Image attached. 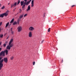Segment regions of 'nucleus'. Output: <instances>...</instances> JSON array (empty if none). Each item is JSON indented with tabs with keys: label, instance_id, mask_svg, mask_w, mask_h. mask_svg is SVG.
Listing matches in <instances>:
<instances>
[{
	"label": "nucleus",
	"instance_id": "37998d69",
	"mask_svg": "<svg viewBox=\"0 0 76 76\" xmlns=\"http://www.w3.org/2000/svg\"><path fill=\"white\" fill-rule=\"evenodd\" d=\"M10 4V3H8V5H9Z\"/></svg>",
	"mask_w": 76,
	"mask_h": 76
},
{
	"label": "nucleus",
	"instance_id": "5701e85b",
	"mask_svg": "<svg viewBox=\"0 0 76 76\" xmlns=\"http://www.w3.org/2000/svg\"><path fill=\"white\" fill-rule=\"evenodd\" d=\"M20 3V0H19L17 2V4L18 5Z\"/></svg>",
	"mask_w": 76,
	"mask_h": 76
},
{
	"label": "nucleus",
	"instance_id": "a19ab883",
	"mask_svg": "<svg viewBox=\"0 0 76 76\" xmlns=\"http://www.w3.org/2000/svg\"><path fill=\"white\" fill-rule=\"evenodd\" d=\"M8 38H9V37H8L7 38V39H8Z\"/></svg>",
	"mask_w": 76,
	"mask_h": 76
},
{
	"label": "nucleus",
	"instance_id": "a878e982",
	"mask_svg": "<svg viewBox=\"0 0 76 76\" xmlns=\"http://www.w3.org/2000/svg\"><path fill=\"white\" fill-rule=\"evenodd\" d=\"M4 47H6V44L5 43L3 45Z\"/></svg>",
	"mask_w": 76,
	"mask_h": 76
},
{
	"label": "nucleus",
	"instance_id": "7c9ffc66",
	"mask_svg": "<svg viewBox=\"0 0 76 76\" xmlns=\"http://www.w3.org/2000/svg\"><path fill=\"white\" fill-rule=\"evenodd\" d=\"M2 25V22H1L0 23V26H1Z\"/></svg>",
	"mask_w": 76,
	"mask_h": 76
},
{
	"label": "nucleus",
	"instance_id": "ea45409f",
	"mask_svg": "<svg viewBox=\"0 0 76 76\" xmlns=\"http://www.w3.org/2000/svg\"><path fill=\"white\" fill-rule=\"evenodd\" d=\"M12 28H11V31H12Z\"/></svg>",
	"mask_w": 76,
	"mask_h": 76
},
{
	"label": "nucleus",
	"instance_id": "7ed1b4c3",
	"mask_svg": "<svg viewBox=\"0 0 76 76\" xmlns=\"http://www.w3.org/2000/svg\"><path fill=\"white\" fill-rule=\"evenodd\" d=\"M17 29H18V32H20V31H22V26H19L18 27Z\"/></svg>",
	"mask_w": 76,
	"mask_h": 76
},
{
	"label": "nucleus",
	"instance_id": "a211bd4d",
	"mask_svg": "<svg viewBox=\"0 0 76 76\" xmlns=\"http://www.w3.org/2000/svg\"><path fill=\"white\" fill-rule=\"evenodd\" d=\"M9 22H8L6 24V27L7 28V27L8 26H9Z\"/></svg>",
	"mask_w": 76,
	"mask_h": 76
},
{
	"label": "nucleus",
	"instance_id": "c85d7f7f",
	"mask_svg": "<svg viewBox=\"0 0 76 76\" xmlns=\"http://www.w3.org/2000/svg\"><path fill=\"white\" fill-rule=\"evenodd\" d=\"M50 28H49L48 29V32H50Z\"/></svg>",
	"mask_w": 76,
	"mask_h": 76
},
{
	"label": "nucleus",
	"instance_id": "b1692460",
	"mask_svg": "<svg viewBox=\"0 0 76 76\" xmlns=\"http://www.w3.org/2000/svg\"><path fill=\"white\" fill-rule=\"evenodd\" d=\"M4 8H5V7H4V6H3L1 8V9H4Z\"/></svg>",
	"mask_w": 76,
	"mask_h": 76
},
{
	"label": "nucleus",
	"instance_id": "4c0bfd02",
	"mask_svg": "<svg viewBox=\"0 0 76 76\" xmlns=\"http://www.w3.org/2000/svg\"><path fill=\"white\" fill-rule=\"evenodd\" d=\"M74 6H75V5H72V7H74Z\"/></svg>",
	"mask_w": 76,
	"mask_h": 76
},
{
	"label": "nucleus",
	"instance_id": "39448f33",
	"mask_svg": "<svg viewBox=\"0 0 76 76\" xmlns=\"http://www.w3.org/2000/svg\"><path fill=\"white\" fill-rule=\"evenodd\" d=\"M8 13H9V11L7 10L6 12L3 13L4 16H7L8 15Z\"/></svg>",
	"mask_w": 76,
	"mask_h": 76
},
{
	"label": "nucleus",
	"instance_id": "79ce46f5",
	"mask_svg": "<svg viewBox=\"0 0 76 76\" xmlns=\"http://www.w3.org/2000/svg\"><path fill=\"white\" fill-rule=\"evenodd\" d=\"M63 59L62 60V61H61V63H63Z\"/></svg>",
	"mask_w": 76,
	"mask_h": 76
},
{
	"label": "nucleus",
	"instance_id": "6e6552de",
	"mask_svg": "<svg viewBox=\"0 0 76 76\" xmlns=\"http://www.w3.org/2000/svg\"><path fill=\"white\" fill-rule=\"evenodd\" d=\"M17 4V2H15L13 4H12L11 6V7H15V6H16V5Z\"/></svg>",
	"mask_w": 76,
	"mask_h": 76
},
{
	"label": "nucleus",
	"instance_id": "1a4fd4ad",
	"mask_svg": "<svg viewBox=\"0 0 76 76\" xmlns=\"http://www.w3.org/2000/svg\"><path fill=\"white\" fill-rule=\"evenodd\" d=\"M28 37H32V32L30 31L28 33Z\"/></svg>",
	"mask_w": 76,
	"mask_h": 76
},
{
	"label": "nucleus",
	"instance_id": "f8f14e48",
	"mask_svg": "<svg viewBox=\"0 0 76 76\" xmlns=\"http://www.w3.org/2000/svg\"><path fill=\"white\" fill-rule=\"evenodd\" d=\"M4 52L5 54V53L6 55H7V54H8V50H4Z\"/></svg>",
	"mask_w": 76,
	"mask_h": 76
},
{
	"label": "nucleus",
	"instance_id": "e433bc0d",
	"mask_svg": "<svg viewBox=\"0 0 76 76\" xmlns=\"http://www.w3.org/2000/svg\"><path fill=\"white\" fill-rule=\"evenodd\" d=\"M5 43H6V44H7V43H8V42H5Z\"/></svg>",
	"mask_w": 76,
	"mask_h": 76
},
{
	"label": "nucleus",
	"instance_id": "a18cd8bd",
	"mask_svg": "<svg viewBox=\"0 0 76 76\" xmlns=\"http://www.w3.org/2000/svg\"><path fill=\"white\" fill-rule=\"evenodd\" d=\"M10 25H11V24H10L9 25V26H10Z\"/></svg>",
	"mask_w": 76,
	"mask_h": 76
},
{
	"label": "nucleus",
	"instance_id": "423d86ee",
	"mask_svg": "<svg viewBox=\"0 0 76 76\" xmlns=\"http://www.w3.org/2000/svg\"><path fill=\"white\" fill-rule=\"evenodd\" d=\"M4 61L6 63H7L8 61V59H7V58H4Z\"/></svg>",
	"mask_w": 76,
	"mask_h": 76
},
{
	"label": "nucleus",
	"instance_id": "412c9836",
	"mask_svg": "<svg viewBox=\"0 0 76 76\" xmlns=\"http://www.w3.org/2000/svg\"><path fill=\"white\" fill-rule=\"evenodd\" d=\"M14 21V19H12L10 22L11 23H13Z\"/></svg>",
	"mask_w": 76,
	"mask_h": 76
},
{
	"label": "nucleus",
	"instance_id": "20e7f679",
	"mask_svg": "<svg viewBox=\"0 0 76 76\" xmlns=\"http://www.w3.org/2000/svg\"><path fill=\"white\" fill-rule=\"evenodd\" d=\"M5 54L4 51H2L0 53V56H4Z\"/></svg>",
	"mask_w": 76,
	"mask_h": 76
},
{
	"label": "nucleus",
	"instance_id": "aec40b11",
	"mask_svg": "<svg viewBox=\"0 0 76 76\" xmlns=\"http://www.w3.org/2000/svg\"><path fill=\"white\" fill-rule=\"evenodd\" d=\"M9 45L10 46V48L12 47L13 46V45L12 44H10V45Z\"/></svg>",
	"mask_w": 76,
	"mask_h": 76
},
{
	"label": "nucleus",
	"instance_id": "4be33fe9",
	"mask_svg": "<svg viewBox=\"0 0 76 76\" xmlns=\"http://www.w3.org/2000/svg\"><path fill=\"white\" fill-rule=\"evenodd\" d=\"M3 35L0 34V38H3Z\"/></svg>",
	"mask_w": 76,
	"mask_h": 76
},
{
	"label": "nucleus",
	"instance_id": "c756f323",
	"mask_svg": "<svg viewBox=\"0 0 76 76\" xmlns=\"http://www.w3.org/2000/svg\"><path fill=\"white\" fill-rule=\"evenodd\" d=\"M27 16V14H26L24 15V17H25Z\"/></svg>",
	"mask_w": 76,
	"mask_h": 76
},
{
	"label": "nucleus",
	"instance_id": "f3484780",
	"mask_svg": "<svg viewBox=\"0 0 76 76\" xmlns=\"http://www.w3.org/2000/svg\"><path fill=\"white\" fill-rule=\"evenodd\" d=\"M4 16V15L3 14H2L0 15V18H3Z\"/></svg>",
	"mask_w": 76,
	"mask_h": 76
},
{
	"label": "nucleus",
	"instance_id": "393cba45",
	"mask_svg": "<svg viewBox=\"0 0 76 76\" xmlns=\"http://www.w3.org/2000/svg\"><path fill=\"white\" fill-rule=\"evenodd\" d=\"M20 21V20H18V24L19 25V22Z\"/></svg>",
	"mask_w": 76,
	"mask_h": 76
},
{
	"label": "nucleus",
	"instance_id": "9b49d317",
	"mask_svg": "<svg viewBox=\"0 0 76 76\" xmlns=\"http://www.w3.org/2000/svg\"><path fill=\"white\" fill-rule=\"evenodd\" d=\"M31 10V7H30V5H28V9H27L26 11L28 12V10Z\"/></svg>",
	"mask_w": 76,
	"mask_h": 76
},
{
	"label": "nucleus",
	"instance_id": "2f4dec72",
	"mask_svg": "<svg viewBox=\"0 0 76 76\" xmlns=\"http://www.w3.org/2000/svg\"><path fill=\"white\" fill-rule=\"evenodd\" d=\"M11 33H12V34H13V31H11Z\"/></svg>",
	"mask_w": 76,
	"mask_h": 76
},
{
	"label": "nucleus",
	"instance_id": "bb28decb",
	"mask_svg": "<svg viewBox=\"0 0 76 76\" xmlns=\"http://www.w3.org/2000/svg\"><path fill=\"white\" fill-rule=\"evenodd\" d=\"M35 61L33 62V65H35Z\"/></svg>",
	"mask_w": 76,
	"mask_h": 76
},
{
	"label": "nucleus",
	"instance_id": "9d476101",
	"mask_svg": "<svg viewBox=\"0 0 76 76\" xmlns=\"http://www.w3.org/2000/svg\"><path fill=\"white\" fill-rule=\"evenodd\" d=\"M13 41V39H11L10 42H9V45L11 44L12 42Z\"/></svg>",
	"mask_w": 76,
	"mask_h": 76
},
{
	"label": "nucleus",
	"instance_id": "f03ea898",
	"mask_svg": "<svg viewBox=\"0 0 76 76\" xmlns=\"http://www.w3.org/2000/svg\"><path fill=\"white\" fill-rule=\"evenodd\" d=\"M3 59H2L0 61V70H1L3 66V64L2 63L3 62Z\"/></svg>",
	"mask_w": 76,
	"mask_h": 76
},
{
	"label": "nucleus",
	"instance_id": "c9c22d12",
	"mask_svg": "<svg viewBox=\"0 0 76 76\" xmlns=\"http://www.w3.org/2000/svg\"><path fill=\"white\" fill-rule=\"evenodd\" d=\"M24 1H25V2H26V1H27V0H24Z\"/></svg>",
	"mask_w": 76,
	"mask_h": 76
},
{
	"label": "nucleus",
	"instance_id": "6ab92c4d",
	"mask_svg": "<svg viewBox=\"0 0 76 76\" xmlns=\"http://www.w3.org/2000/svg\"><path fill=\"white\" fill-rule=\"evenodd\" d=\"M13 58H14V57H13V56H12L10 57V60H13Z\"/></svg>",
	"mask_w": 76,
	"mask_h": 76
},
{
	"label": "nucleus",
	"instance_id": "dca6fc26",
	"mask_svg": "<svg viewBox=\"0 0 76 76\" xmlns=\"http://www.w3.org/2000/svg\"><path fill=\"white\" fill-rule=\"evenodd\" d=\"M18 22H17L16 21H15L14 22V23L13 24V25H16L17 24Z\"/></svg>",
	"mask_w": 76,
	"mask_h": 76
},
{
	"label": "nucleus",
	"instance_id": "ddd939ff",
	"mask_svg": "<svg viewBox=\"0 0 76 76\" xmlns=\"http://www.w3.org/2000/svg\"><path fill=\"white\" fill-rule=\"evenodd\" d=\"M23 15H24L23 14L20 15L19 17V18L21 19L22 18H23Z\"/></svg>",
	"mask_w": 76,
	"mask_h": 76
},
{
	"label": "nucleus",
	"instance_id": "cd10ccee",
	"mask_svg": "<svg viewBox=\"0 0 76 76\" xmlns=\"http://www.w3.org/2000/svg\"><path fill=\"white\" fill-rule=\"evenodd\" d=\"M45 13H44L43 14V17H45Z\"/></svg>",
	"mask_w": 76,
	"mask_h": 76
},
{
	"label": "nucleus",
	"instance_id": "2eb2a0df",
	"mask_svg": "<svg viewBox=\"0 0 76 76\" xmlns=\"http://www.w3.org/2000/svg\"><path fill=\"white\" fill-rule=\"evenodd\" d=\"M7 50H10V47L9 45H8L7 46Z\"/></svg>",
	"mask_w": 76,
	"mask_h": 76
},
{
	"label": "nucleus",
	"instance_id": "473e14b6",
	"mask_svg": "<svg viewBox=\"0 0 76 76\" xmlns=\"http://www.w3.org/2000/svg\"><path fill=\"white\" fill-rule=\"evenodd\" d=\"M44 40H43L42 42H41V43H42L43 42H44Z\"/></svg>",
	"mask_w": 76,
	"mask_h": 76
},
{
	"label": "nucleus",
	"instance_id": "4468645a",
	"mask_svg": "<svg viewBox=\"0 0 76 76\" xmlns=\"http://www.w3.org/2000/svg\"><path fill=\"white\" fill-rule=\"evenodd\" d=\"M34 0H32V1H31V7H34Z\"/></svg>",
	"mask_w": 76,
	"mask_h": 76
},
{
	"label": "nucleus",
	"instance_id": "f704fd0d",
	"mask_svg": "<svg viewBox=\"0 0 76 76\" xmlns=\"http://www.w3.org/2000/svg\"><path fill=\"white\" fill-rule=\"evenodd\" d=\"M1 45V42H0V45Z\"/></svg>",
	"mask_w": 76,
	"mask_h": 76
},
{
	"label": "nucleus",
	"instance_id": "49530a36",
	"mask_svg": "<svg viewBox=\"0 0 76 76\" xmlns=\"http://www.w3.org/2000/svg\"><path fill=\"white\" fill-rule=\"evenodd\" d=\"M12 19H14V18H13Z\"/></svg>",
	"mask_w": 76,
	"mask_h": 76
},
{
	"label": "nucleus",
	"instance_id": "de8ad7c7",
	"mask_svg": "<svg viewBox=\"0 0 76 76\" xmlns=\"http://www.w3.org/2000/svg\"><path fill=\"white\" fill-rule=\"evenodd\" d=\"M20 10H21V9H20Z\"/></svg>",
	"mask_w": 76,
	"mask_h": 76
},
{
	"label": "nucleus",
	"instance_id": "72a5a7b5",
	"mask_svg": "<svg viewBox=\"0 0 76 76\" xmlns=\"http://www.w3.org/2000/svg\"><path fill=\"white\" fill-rule=\"evenodd\" d=\"M1 48H0V51H1Z\"/></svg>",
	"mask_w": 76,
	"mask_h": 76
},
{
	"label": "nucleus",
	"instance_id": "f257e3e1",
	"mask_svg": "<svg viewBox=\"0 0 76 76\" xmlns=\"http://www.w3.org/2000/svg\"><path fill=\"white\" fill-rule=\"evenodd\" d=\"M31 1L32 0H30L29 1H28L27 2H24L23 1H21L20 2L21 6H23L22 7V9H24V7H25V5H28Z\"/></svg>",
	"mask_w": 76,
	"mask_h": 76
},
{
	"label": "nucleus",
	"instance_id": "0eeeda50",
	"mask_svg": "<svg viewBox=\"0 0 76 76\" xmlns=\"http://www.w3.org/2000/svg\"><path fill=\"white\" fill-rule=\"evenodd\" d=\"M34 30L35 28H34V27H32V26H31L29 29V30L31 31H34Z\"/></svg>",
	"mask_w": 76,
	"mask_h": 76
},
{
	"label": "nucleus",
	"instance_id": "58836bf2",
	"mask_svg": "<svg viewBox=\"0 0 76 76\" xmlns=\"http://www.w3.org/2000/svg\"><path fill=\"white\" fill-rule=\"evenodd\" d=\"M1 4L0 3V7H1Z\"/></svg>",
	"mask_w": 76,
	"mask_h": 76
},
{
	"label": "nucleus",
	"instance_id": "c03bdc74",
	"mask_svg": "<svg viewBox=\"0 0 76 76\" xmlns=\"http://www.w3.org/2000/svg\"><path fill=\"white\" fill-rule=\"evenodd\" d=\"M1 31V28H0V32Z\"/></svg>",
	"mask_w": 76,
	"mask_h": 76
}]
</instances>
